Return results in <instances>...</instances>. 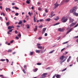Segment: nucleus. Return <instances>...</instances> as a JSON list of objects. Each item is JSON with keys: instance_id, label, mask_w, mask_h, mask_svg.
<instances>
[{"instance_id": "obj_1", "label": "nucleus", "mask_w": 78, "mask_h": 78, "mask_svg": "<svg viewBox=\"0 0 78 78\" xmlns=\"http://www.w3.org/2000/svg\"><path fill=\"white\" fill-rule=\"evenodd\" d=\"M76 9H77V7L75 6L73 8V9H71L69 11L70 12H73H73H76Z\"/></svg>"}, {"instance_id": "obj_2", "label": "nucleus", "mask_w": 78, "mask_h": 78, "mask_svg": "<svg viewBox=\"0 0 78 78\" xmlns=\"http://www.w3.org/2000/svg\"><path fill=\"white\" fill-rule=\"evenodd\" d=\"M65 17H62L61 20V21H62V22L63 23H65V22H66L67 21V18H66V19Z\"/></svg>"}, {"instance_id": "obj_3", "label": "nucleus", "mask_w": 78, "mask_h": 78, "mask_svg": "<svg viewBox=\"0 0 78 78\" xmlns=\"http://www.w3.org/2000/svg\"><path fill=\"white\" fill-rule=\"evenodd\" d=\"M47 73H44L41 75V76L40 77V78H45L47 76Z\"/></svg>"}, {"instance_id": "obj_4", "label": "nucleus", "mask_w": 78, "mask_h": 78, "mask_svg": "<svg viewBox=\"0 0 78 78\" xmlns=\"http://www.w3.org/2000/svg\"><path fill=\"white\" fill-rule=\"evenodd\" d=\"M69 19L70 23H72V22H73V21H74L73 19L71 18L70 17H69Z\"/></svg>"}, {"instance_id": "obj_5", "label": "nucleus", "mask_w": 78, "mask_h": 78, "mask_svg": "<svg viewBox=\"0 0 78 78\" xmlns=\"http://www.w3.org/2000/svg\"><path fill=\"white\" fill-rule=\"evenodd\" d=\"M73 28H71L70 30H69L66 33V34H67L68 33H69L70 32H71L72 31V30H73Z\"/></svg>"}, {"instance_id": "obj_6", "label": "nucleus", "mask_w": 78, "mask_h": 78, "mask_svg": "<svg viewBox=\"0 0 78 78\" xmlns=\"http://www.w3.org/2000/svg\"><path fill=\"white\" fill-rule=\"evenodd\" d=\"M14 27L13 26H9L8 27V30H11L12 28H14Z\"/></svg>"}, {"instance_id": "obj_7", "label": "nucleus", "mask_w": 78, "mask_h": 78, "mask_svg": "<svg viewBox=\"0 0 78 78\" xmlns=\"http://www.w3.org/2000/svg\"><path fill=\"white\" fill-rule=\"evenodd\" d=\"M64 29H62L61 28H60L59 29H58V31H60V32H62L63 31H64Z\"/></svg>"}, {"instance_id": "obj_8", "label": "nucleus", "mask_w": 78, "mask_h": 78, "mask_svg": "<svg viewBox=\"0 0 78 78\" xmlns=\"http://www.w3.org/2000/svg\"><path fill=\"white\" fill-rule=\"evenodd\" d=\"M46 28H43V31L42 32V34H44L45 33V31H46Z\"/></svg>"}, {"instance_id": "obj_9", "label": "nucleus", "mask_w": 78, "mask_h": 78, "mask_svg": "<svg viewBox=\"0 0 78 78\" xmlns=\"http://www.w3.org/2000/svg\"><path fill=\"white\" fill-rule=\"evenodd\" d=\"M18 25H21V26L22 27V20H20L19 23H18Z\"/></svg>"}, {"instance_id": "obj_10", "label": "nucleus", "mask_w": 78, "mask_h": 78, "mask_svg": "<svg viewBox=\"0 0 78 78\" xmlns=\"http://www.w3.org/2000/svg\"><path fill=\"white\" fill-rule=\"evenodd\" d=\"M65 57V56H64V55H62L60 57L59 59H60V60H63Z\"/></svg>"}, {"instance_id": "obj_11", "label": "nucleus", "mask_w": 78, "mask_h": 78, "mask_svg": "<svg viewBox=\"0 0 78 78\" xmlns=\"http://www.w3.org/2000/svg\"><path fill=\"white\" fill-rule=\"evenodd\" d=\"M73 14L74 16H78V13H77L75 12H73Z\"/></svg>"}, {"instance_id": "obj_12", "label": "nucleus", "mask_w": 78, "mask_h": 78, "mask_svg": "<svg viewBox=\"0 0 78 78\" xmlns=\"http://www.w3.org/2000/svg\"><path fill=\"white\" fill-rule=\"evenodd\" d=\"M37 30V26H35V28L34 29V31H36V30Z\"/></svg>"}, {"instance_id": "obj_13", "label": "nucleus", "mask_w": 78, "mask_h": 78, "mask_svg": "<svg viewBox=\"0 0 78 78\" xmlns=\"http://www.w3.org/2000/svg\"><path fill=\"white\" fill-rule=\"evenodd\" d=\"M66 59L65 58L64 60H63V61H61L60 62V64H62V62H65V61H66Z\"/></svg>"}, {"instance_id": "obj_14", "label": "nucleus", "mask_w": 78, "mask_h": 78, "mask_svg": "<svg viewBox=\"0 0 78 78\" xmlns=\"http://www.w3.org/2000/svg\"><path fill=\"white\" fill-rule=\"evenodd\" d=\"M56 77L57 78H61V75L59 74H58L56 75Z\"/></svg>"}, {"instance_id": "obj_15", "label": "nucleus", "mask_w": 78, "mask_h": 78, "mask_svg": "<svg viewBox=\"0 0 78 78\" xmlns=\"http://www.w3.org/2000/svg\"><path fill=\"white\" fill-rule=\"evenodd\" d=\"M55 8H56L57 7H58V6H59V4H56V3L55 5Z\"/></svg>"}, {"instance_id": "obj_16", "label": "nucleus", "mask_w": 78, "mask_h": 78, "mask_svg": "<svg viewBox=\"0 0 78 78\" xmlns=\"http://www.w3.org/2000/svg\"><path fill=\"white\" fill-rule=\"evenodd\" d=\"M50 20H51V19L50 18L45 20V21H46L47 22H49V21H50Z\"/></svg>"}, {"instance_id": "obj_17", "label": "nucleus", "mask_w": 78, "mask_h": 78, "mask_svg": "<svg viewBox=\"0 0 78 78\" xmlns=\"http://www.w3.org/2000/svg\"><path fill=\"white\" fill-rule=\"evenodd\" d=\"M36 16V15H35V16H34V22H36V18H35V16Z\"/></svg>"}, {"instance_id": "obj_18", "label": "nucleus", "mask_w": 78, "mask_h": 78, "mask_svg": "<svg viewBox=\"0 0 78 78\" xmlns=\"http://www.w3.org/2000/svg\"><path fill=\"white\" fill-rule=\"evenodd\" d=\"M40 51H41V53H43L44 51H46V49H45L44 51H42V50H41Z\"/></svg>"}, {"instance_id": "obj_19", "label": "nucleus", "mask_w": 78, "mask_h": 78, "mask_svg": "<svg viewBox=\"0 0 78 78\" xmlns=\"http://www.w3.org/2000/svg\"><path fill=\"white\" fill-rule=\"evenodd\" d=\"M30 55L31 56H32V55H33V53H34V52L30 51Z\"/></svg>"}, {"instance_id": "obj_20", "label": "nucleus", "mask_w": 78, "mask_h": 78, "mask_svg": "<svg viewBox=\"0 0 78 78\" xmlns=\"http://www.w3.org/2000/svg\"><path fill=\"white\" fill-rule=\"evenodd\" d=\"M37 70H38V69H37V68H36L34 69H33V71L34 72H37Z\"/></svg>"}, {"instance_id": "obj_21", "label": "nucleus", "mask_w": 78, "mask_h": 78, "mask_svg": "<svg viewBox=\"0 0 78 78\" xmlns=\"http://www.w3.org/2000/svg\"><path fill=\"white\" fill-rule=\"evenodd\" d=\"M38 48H39V49H42V46H37Z\"/></svg>"}, {"instance_id": "obj_22", "label": "nucleus", "mask_w": 78, "mask_h": 78, "mask_svg": "<svg viewBox=\"0 0 78 78\" xmlns=\"http://www.w3.org/2000/svg\"><path fill=\"white\" fill-rule=\"evenodd\" d=\"M26 26L27 27V29H29V28H30V26H29V24H27Z\"/></svg>"}, {"instance_id": "obj_23", "label": "nucleus", "mask_w": 78, "mask_h": 78, "mask_svg": "<svg viewBox=\"0 0 78 78\" xmlns=\"http://www.w3.org/2000/svg\"><path fill=\"white\" fill-rule=\"evenodd\" d=\"M28 14H29V15L30 16H31V15H33V13L32 12L31 13V12H29L28 13Z\"/></svg>"}, {"instance_id": "obj_24", "label": "nucleus", "mask_w": 78, "mask_h": 78, "mask_svg": "<svg viewBox=\"0 0 78 78\" xmlns=\"http://www.w3.org/2000/svg\"><path fill=\"white\" fill-rule=\"evenodd\" d=\"M41 52V51L39 50H37L36 51V53H40Z\"/></svg>"}, {"instance_id": "obj_25", "label": "nucleus", "mask_w": 78, "mask_h": 78, "mask_svg": "<svg viewBox=\"0 0 78 78\" xmlns=\"http://www.w3.org/2000/svg\"><path fill=\"white\" fill-rule=\"evenodd\" d=\"M59 23H56L55 24L53 25V26H55V25H59Z\"/></svg>"}, {"instance_id": "obj_26", "label": "nucleus", "mask_w": 78, "mask_h": 78, "mask_svg": "<svg viewBox=\"0 0 78 78\" xmlns=\"http://www.w3.org/2000/svg\"><path fill=\"white\" fill-rule=\"evenodd\" d=\"M30 1L27 0V1H26V3H27V4H30Z\"/></svg>"}, {"instance_id": "obj_27", "label": "nucleus", "mask_w": 78, "mask_h": 78, "mask_svg": "<svg viewBox=\"0 0 78 78\" xmlns=\"http://www.w3.org/2000/svg\"><path fill=\"white\" fill-rule=\"evenodd\" d=\"M69 0H63V2H66L67 3L69 2Z\"/></svg>"}, {"instance_id": "obj_28", "label": "nucleus", "mask_w": 78, "mask_h": 78, "mask_svg": "<svg viewBox=\"0 0 78 78\" xmlns=\"http://www.w3.org/2000/svg\"><path fill=\"white\" fill-rule=\"evenodd\" d=\"M6 25L7 26H9V22H7L6 23Z\"/></svg>"}, {"instance_id": "obj_29", "label": "nucleus", "mask_w": 78, "mask_h": 78, "mask_svg": "<svg viewBox=\"0 0 78 78\" xmlns=\"http://www.w3.org/2000/svg\"><path fill=\"white\" fill-rule=\"evenodd\" d=\"M56 18H56L55 19V20H58V19H59V17H58V16L56 17Z\"/></svg>"}, {"instance_id": "obj_30", "label": "nucleus", "mask_w": 78, "mask_h": 78, "mask_svg": "<svg viewBox=\"0 0 78 78\" xmlns=\"http://www.w3.org/2000/svg\"><path fill=\"white\" fill-rule=\"evenodd\" d=\"M76 23H76H72L71 24H72V25H73V26H74V25H75Z\"/></svg>"}, {"instance_id": "obj_31", "label": "nucleus", "mask_w": 78, "mask_h": 78, "mask_svg": "<svg viewBox=\"0 0 78 78\" xmlns=\"http://www.w3.org/2000/svg\"><path fill=\"white\" fill-rule=\"evenodd\" d=\"M76 23H76H72L71 24H72V25H73V26H74V25H75Z\"/></svg>"}, {"instance_id": "obj_32", "label": "nucleus", "mask_w": 78, "mask_h": 78, "mask_svg": "<svg viewBox=\"0 0 78 78\" xmlns=\"http://www.w3.org/2000/svg\"><path fill=\"white\" fill-rule=\"evenodd\" d=\"M18 36L19 37H21V34H20V33H19L18 35Z\"/></svg>"}, {"instance_id": "obj_33", "label": "nucleus", "mask_w": 78, "mask_h": 78, "mask_svg": "<svg viewBox=\"0 0 78 78\" xmlns=\"http://www.w3.org/2000/svg\"><path fill=\"white\" fill-rule=\"evenodd\" d=\"M55 16V14H54V15H51V16L50 18H52V17H53V16Z\"/></svg>"}, {"instance_id": "obj_34", "label": "nucleus", "mask_w": 78, "mask_h": 78, "mask_svg": "<svg viewBox=\"0 0 78 78\" xmlns=\"http://www.w3.org/2000/svg\"><path fill=\"white\" fill-rule=\"evenodd\" d=\"M53 14H54V12L53 11L51 12V16H52V15H53Z\"/></svg>"}, {"instance_id": "obj_35", "label": "nucleus", "mask_w": 78, "mask_h": 78, "mask_svg": "<svg viewBox=\"0 0 78 78\" xmlns=\"http://www.w3.org/2000/svg\"><path fill=\"white\" fill-rule=\"evenodd\" d=\"M11 51H12V50H9L7 52L9 53V52H11Z\"/></svg>"}, {"instance_id": "obj_36", "label": "nucleus", "mask_w": 78, "mask_h": 78, "mask_svg": "<svg viewBox=\"0 0 78 78\" xmlns=\"http://www.w3.org/2000/svg\"><path fill=\"white\" fill-rule=\"evenodd\" d=\"M14 42V40H12V41H11L10 42V44H12L13 43V42Z\"/></svg>"}, {"instance_id": "obj_37", "label": "nucleus", "mask_w": 78, "mask_h": 78, "mask_svg": "<svg viewBox=\"0 0 78 78\" xmlns=\"http://www.w3.org/2000/svg\"><path fill=\"white\" fill-rule=\"evenodd\" d=\"M15 16H19V13H16L15 14Z\"/></svg>"}, {"instance_id": "obj_38", "label": "nucleus", "mask_w": 78, "mask_h": 78, "mask_svg": "<svg viewBox=\"0 0 78 78\" xmlns=\"http://www.w3.org/2000/svg\"><path fill=\"white\" fill-rule=\"evenodd\" d=\"M41 45V44L39 43H38L37 44V46H38V47H39Z\"/></svg>"}, {"instance_id": "obj_39", "label": "nucleus", "mask_w": 78, "mask_h": 78, "mask_svg": "<svg viewBox=\"0 0 78 78\" xmlns=\"http://www.w3.org/2000/svg\"><path fill=\"white\" fill-rule=\"evenodd\" d=\"M15 9H18V10H19V8H17V7H16V6H15Z\"/></svg>"}, {"instance_id": "obj_40", "label": "nucleus", "mask_w": 78, "mask_h": 78, "mask_svg": "<svg viewBox=\"0 0 78 78\" xmlns=\"http://www.w3.org/2000/svg\"><path fill=\"white\" fill-rule=\"evenodd\" d=\"M54 51L55 50H53V51H51L50 52H49V54L52 53H53V51Z\"/></svg>"}, {"instance_id": "obj_41", "label": "nucleus", "mask_w": 78, "mask_h": 78, "mask_svg": "<svg viewBox=\"0 0 78 78\" xmlns=\"http://www.w3.org/2000/svg\"><path fill=\"white\" fill-rule=\"evenodd\" d=\"M24 68L25 69H27V66L26 65H24Z\"/></svg>"}, {"instance_id": "obj_42", "label": "nucleus", "mask_w": 78, "mask_h": 78, "mask_svg": "<svg viewBox=\"0 0 78 78\" xmlns=\"http://www.w3.org/2000/svg\"><path fill=\"white\" fill-rule=\"evenodd\" d=\"M41 63H37V65H38V66H40V65H41Z\"/></svg>"}, {"instance_id": "obj_43", "label": "nucleus", "mask_w": 78, "mask_h": 78, "mask_svg": "<svg viewBox=\"0 0 78 78\" xmlns=\"http://www.w3.org/2000/svg\"><path fill=\"white\" fill-rule=\"evenodd\" d=\"M66 69H67V68H65V69H64L62 70V72H64V71H65V70H66Z\"/></svg>"}, {"instance_id": "obj_44", "label": "nucleus", "mask_w": 78, "mask_h": 78, "mask_svg": "<svg viewBox=\"0 0 78 78\" xmlns=\"http://www.w3.org/2000/svg\"><path fill=\"white\" fill-rule=\"evenodd\" d=\"M73 27V26L72 25V24H71L69 25V27H70V28H71V27Z\"/></svg>"}, {"instance_id": "obj_45", "label": "nucleus", "mask_w": 78, "mask_h": 78, "mask_svg": "<svg viewBox=\"0 0 78 78\" xmlns=\"http://www.w3.org/2000/svg\"><path fill=\"white\" fill-rule=\"evenodd\" d=\"M69 61H70V59L69 58L67 60V62H69Z\"/></svg>"}, {"instance_id": "obj_46", "label": "nucleus", "mask_w": 78, "mask_h": 78, "mask_svg": "<svg viewBox=\"0 0 78 78\" xmlns=\"http://www.w3.org/2000/svg\"><path fill=\"white\" fill-rule=\"evenodd\" d=\"M38 9L39 11H41V7H39Z\"/></svg>"}, {"instance_id": "obj_47", "label": "nucleus", "mask_w": 78, "mask_h": 78, "mask_svg": "<svg viewBox=\"0 0 78 78\" xmlns=\"http://www.w3.org/2000/svg\"><path fill=\"white\" fill-rule=\"evenodd\" d=\"M45 11L46 12H48V11H47V9H45Z\"/></svg>"}, {"instance_id": "obj_48", "label": "nucleus", "mask_w": 78, "mask_h": 78, "mask_svg": "<svg viewBox=\"0 0 78 78\" xmlns=\"http://www.w3.org/2000/svg\"><path fill=\"white\" fill-rule=\"evenodd\" d=\"M78 26V23L74 26V28H76V27H77Z\"/></svg>"}, {"instance_id": "obj_49", "label": "nucleus", "mask_w": 78, "mask_h": 78, "mask_svg": "<svg viewBox=\"0 0 78 78\" xmlns=\"http://www.w3.org/2000/svg\"><path fill=\"white\" fill-rule=\"evenodd\" d=\"M1 61H5V59H1Z\"/></svg>"}, {"instance_id": "obj_50", "label": "nucleus", "mask_w": 78, "mask_h": 78, "mask_svg": "<svg viewBox=\"0 0 78 78\" xmlns=\"http://www.w3.org/2000/svg\"><path fill=\"white\" fill-rule=\"evenodd\" d=\"M40 22H43L44 21V20L43 19H40Z\"/></svg>"}, {"instance_id": "obj_51", "label": "nucleus", "mask_w": 78, "mask_h": 78, "mask_svg": "<svg viewBox=\"0 0 78 78\" xmlns=\"http://www.w3.org/2000/svg\"><path fill=\"white\" fill-rule=\"evenodd\" d=\"M68 43V41H66V42L63 43V44H67Z\"/></svg>"}, {"instance_id": "obj_52", "label": "nucleus", "mask_w": 78, "mask_h": 78, "mask_svg": "<svg viewBox=\"0 0 78 78\" xmlns=\"http://www.w3.org/2000/svg\"><path fill=\"white\" fill-rule=\"evenodd\" d=\"M23 71L24 72V73H26V72L25 71V69H23Z\"/></svg>"}, {"instance_id": "obj_53", "label": "nucleus", "mask_w": 78, "mask_h": 78, "mask_svg": "<svg viewBox=\"0 0 78 78\" xmlns=\"http://www.w3.org/2000/svg\"><path fill=\"white\" fill-rule=\"evenodd\" d=\"M58 39V40H59V39H61V37H59L57 38Z\"/></svg>"}, {"instance_id": "obj_54", "label": "nucleus", "mask_w": 78, "mask_h": 78, "mask_svg": "<svg viewBox=\"0 0 78 78\" xmlns=\"http://www.w3.org/2000/svg\"><path fill=\"white\" fill-rule=\"evenodd\" d=\"M13 30L12 29H11V30H10L9 31V32H12V31Z\"/></svg>"}, {"instance_id": "obj_55", "label": "nucleus", "mask_w": 78, "mask_h": 78, "mask_svg": "<svg viewBox=\"0 0 78 78\" xmlns=\"http://www.w3.org/2000/svg\"><path fill=\"white\" fill-rule=\"evenodd\" d=\"M42 25H40V26H39V28H42Z\"/></svg>"}, {"instance_id": "obj_56", "label": "nucleus", "mask_w": 78, "mask_h": 78, "mask_svg": "<svg viewBox=\"0 0 78 78\" xmlns=\"http://www.w3.org/2000/svg\"><path fill=\"white\" fill-rule=\"evenodd\" d=\"M45 36H47V33H45L44 34Z\"/></svg>"}, {"instance_id": "obj_57", "label": "nucleus", "mask_w": 78, "mask_h": 78, "mask_svg": "<svg viewBox=\"0 0 78 78\" xmlns=\"http://www.w3.org/2000/svg\"><path fill=\"white\" fill-rule=\"evenodd\" d=\"M69 47H70V45H67V48H68Z\"/></svg>"}, {"instance_id": "obj_58", "label": "nucleus", "mask_w": 78, "mask_h": 78, "mask_svg": "<svg viewBox=\"0 0 78 78\" xmlns=\"http://www.w3.org/2000/svg\"><path fill=\"white\" fill-rule=\"evenodd\" d=\"M46 16V14L45 13H44L43 14V17H45Z\"/></svg>"}, {"instance_id": "obj_59", "label": "nucleus", "mask_w": 78, "mask_h": 78, "mask_svg": "<svg viewBox=\"0 0 78 78\" xmlns=\"http://www.w3.org/2000/svg\"><path fill=\"white\" fill-rule=\"evenodd\" d=\"M70 27H68V28H67V30H69V29H70Z\"/></svg>"}, {"instance_id": "obj_60", "label": "nucleus", "mask_w": 78, "mask_h": 78, "mask_svg": "<svg viewBox=\"0 0 78 78\" xmlns=\"http://www.w3.org/2000/svg\"><path fill=\"white\" fill-rule=\"evenodd\" d=\"M16 39H19V38L18 37H16Z\"/></svg>"}, {"instance_id": "obj_61", "label": "nucleus", "mask_w": 78, "mask_h": 78, "mask_svg": "<svg viewBox=\"0 0 78 78\" xmlns=\"http://www.w3.org/2000/svg\"><path fill=\"white\" fill-rule=\"evenodd\" d=\"M2 13L3 15V16H5V14L3 12H2Z\"/></svg>"}, {"instance_id": "obj_62", "label": "nucleus", "mask_w": 78, "mask_h": 78, "mask_svg": "<svg viewBox=\"0 0 78 78\" xmlns=\"http://www.w3.org/2000/svg\"><path fill=\"white\" fill-rule=\"evenodd\" d=\"M6 61L7 62H9V60H8V59H6Z\"/></svg>"}, {"instance_id": "obj_63", "label": "nucleus", "mask_w": 78, "mask_h": 78, "mask_svg": "<svg viewBox=\"0 0 78 78\" xmlns=\"http://www.w3.org/2000/svg\"><path fill=\"white\" fill-rule=\"evenodd\" d=\"M37 4H38V5H41V3L39 2H38L37 3Z\"/></svg>"}, {"instance_id": "obj_64", "label": "nucleus", "mask_w": 78, "mask_h": 78, "mask_svg": "<svg viewBox=\"0 0 78 78\" xmlns=\"http://www.w3.org/2000/svg\"><path fill=\"white\" fill-rule=\"evenodd\" d=\"M76 42H78V39H77L76 40Z\"/></svg>"}]
</instances>
